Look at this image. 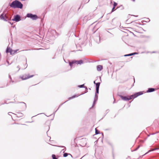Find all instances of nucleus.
<instances>
[{
	"label": "nucleus",
	"instance_id": "nucleus-1",
	"mask_svg": "<svg viewBox=\"0 0 159 159\" xmlns=\"http://www.w3.org/2000/svg\"><path fill=\"white\" fill-rule=\"evenodd\" d=\"M11 7L13 8H18L22 9L23 7V5L20 1L16 0L13 1L10 5Z\"/></svg>",
	"mask_w": 159,
	"mask_h": 159
},
{
	"label": "nucleus",
	"instance_id": "nucleus-2",
	"mask_svg": "<svg viewBox=\"0 0 159 159\" xmlns=\"http://www.w3.org/2000/svg\"><path fill=\"white\" fill-rule=\"evenodd\" d=\"M83 63V61L82 60H80L79 61L74 60L69 63V65L71 66L72 65L74 64H81Z\"/></svg>",
	"mask_w": 159,
	"mask_h": 159
},
{
	"label": "nucleus",
	"instance_id": "nucleus-3",
	"mask_svg": "<svg viewBox=\"0 0 159 159\" xmlns=\"http://www.w3.org/2000/svg\"><path fill=\"white\" fill-rule=\"evenodd\" d=\"M26 17L30 18L33 20H36L37 19V16L36 15H33L31 13L27 14Z\"/></svg>",
	"mask_w": 159,
	"mask_h": 159
},
{
	"label": "nucleus",
	"instance_id": "nucleus-4",
	"mask_svg": "<svg viewBox=\"0 0 159 159\" xmlns=\"http://www.w3.org/2000/svg\"><path fill=\"white\" fill-rule=\"evenodd\" d=\"M120 98L123 100L125 101H129V100L132 99V97L130 96H123L122 95H120Z\"/></svg>",
	"mask_w": 159,
	"mask_h": 159
},
{
	"label": "nucleus",
	"instance_id": "nucleus-5",
	"mask_svg": "<svg viewBox=\"0 0 159 159\" xmlns=\"http://www.w3.org/2000/svg\"><path fill=\"white\" fill-rule=\"evenodd\" d=\"M18 50H13L10 48L8 47L7 48L6 52L7 53L10 52L11 54H13L16 53Z\"/></svg>",
	"mask_w": 159,
	"mask_h": 159
},
{
	"label": "nucleus",
	"instance_id": "nucleus-6",
	"mask_svg": "<svg viewBox=\"0 0 159 159\" xmlns=\"http://www.w3.org/2000/svg\"><path fill=\"white\" fill-rule=\"evenodd\" d=\"M14 17V18L12 19V21L18 22L20 20V17L19 15H16Z\"/></svg>",
	"mask_w": 159,
	"mask_h": 159
},
{
	"label": "nucleus",
	"instance_id": "nucleus-7",
	"mask_svg": "<svg viewBox=\"0 0 159 159\" xmlns=\"http://www.w3.org/2000/svg\"><path fill=\"white\" fill-rule=\"evenodd\" d=\"M143 94L142 92H139L136 93L133 95H131V97H132V98H134L137 97L138 96L141 95Z\"/></svg>",
	"mask_w": 159,
	"mask_h": 159
},
{
	"label": "nucleus",
	"instance_id": "nucleus-8",
	"mask_svg": "<svg viewBox=\"0 0 159 159\" xmlns=\"http://www.w3.org/2000/svg\"><path fill=\"white\" fill-rule=\"evenodd\" d=\"M33 76V75H31L30 76L29 75H23L21 77V79H22V80H25L28 79H29L30 78H31Z\"/></svg>",
	"mask_w": 159,
	"mask_h": 159
},
{
	"label": "nucleus",
	"instance_id": "nucleus-9",
	"mask_svg": "<svg viewBox=\"0 0 159 159\" xmlns=\"http://www.w3.org/2000/svg\"><path fill=\"white\" fill-rule=\"evenodd\" d=\"M7 17L6 15H4L3 14H2L0 16V18L2 20L5 21H7Z\"/></svg>",
	"mask_w": 159,
	"mask_h": 159
},
{
	"label": "nucleus",
	"instance_id": "nucleus-10",
	"mask_svg": "<svg viewBox=\"0 0 159 159\" xmlns=\"http://www.w3.org/2000/svg\"><path fill=\"white\" fill-rule=\"evenodd\" d=\"M159 149V148H153V149H151V150H149V151H148L146 153H145V154H144L143 155H142V156H140V157H139V158H140H140H141V157H143V156H144V155H146V154H147V153H149V152H151L153 151H155V150H158V149Z\"/></svg>",
	"mask_w": 159,
	"mask_h": 159
},
{
	"label": "nucleus",
	"instance_id": "nucleus-11",
	"mask_svg": "<svg viewBox=\"0 0 159 159\" xmlns=\"http://www.w3.org/2000/svg\"><path fill=\"white\" fill-rule=\"evenodd\" d=\"M98 96L97 95V94H95V98H94L93 102V105L92 107H93V106L94 105L95 103L96 102V101L98 100Z\"/></svg>",
	"mask_w": 159,
	"mask_h": 159
},
{
	"label": "nucleus",
	"instance_id": "nucleus-12",
	"mask_svg": "<svg viewBox=\"0 0 159 159\" xmlns=\"http://www.w3.org/2000/svg\"><path fill=\"white\" fill-rule=\"evenodd\" d=\"M100 37L99 36L94 37L95 40L98 43H99L100 42Z\"/></svg>",
	"mask_w": 159,
	"mask_h": 159
},
{
	"label": "nucleus",
	"instance_id": "nucleus-13",
	"mask_svg": "<svg viewBox=\"0 0 159 159\" xmlns=\"http://www.w3.org/2000/svg\"><path fill=\"white\" fill-rule=\"evenodd\" d=\"M15 114L18 117H22L23 116V114L21 112L17 113V114Z\"/></svg>",
	"mask_w": 159,
	"mask_h": 159
},
{
	"label": "nucleus",
	"instance_id": "nucleus-14",
	"mask_svg": "<svg viewBox=\"0 0 159 159\" xmlns=\"http://www.w3.org/2000/svg\"><path fill=\"white\" fill-rule=\"evenodd\" d=\"M155 90V89L154 88H148V90L147 91V93H150L154 91Z\"/></svg>",
	"mask_w": 159,
	"mask_h": 159
},
{
	"label": "nucleus",
	"instance_id": "nucleus-15",
	"mask_svg": "<svg viewBox=\"0 0 159 159\" xmlns=\"http://www.w3.org/2000/svg\"><path fill=\"white\" fill-rule=\"evenodd\" d=\"M78 86L80 88H85L86 89V92H85V93H87V90H88L87 88L86 87H85V86H84V84H82V85H79Z\"/></svg>",
	"mask_w": 159,
	"mask_h": 159
},
{
	"label": "nucleus",
	"instance_id": "nucleus-16",
	"mask_svg": "<svg viewBox=\"0 0 159 159\" xmlns=\"http://www.w3.org/2000/svg\"><path fill=\"white\" fill-rule=\"evenodd\" d=\"M97 70L98 71H100L102 69V65H98L97 67Z\"/></svg>",
	"mask_w": 159,
	"mask_h": 159
},
{
	"label": "nucleus",
	"instance_id": "nucleus-17",
	"mask_svg": "<svg viewBox=\"0 0 159 159\" xmlns=\"http://www.w3.org/2000/svg\"><path fill=\"white\" fill-rule=\"evenodd\" d=\"M100 84V82H98L96 84V89H99Z\"/></svg>",
	"mask_w": 159,
	"mask_h": 159
},
{
	"label": "nucleus",
	"instance_id": "nucleus-18",
	"mask_svg": "<svg viewBox=\"0 0 159 159\" xmlns=\"http://www.w3.org/2000/svg\"><path fill=\"white\" fill-rule=\"evenodd\" d=\"M68 155H70L71 156V157H72V156L71 154H68L67 153H65L63 154V157H67Z\"/></svg>",
	"mask_w": 159,
	"mask_h": 159
},
{
	"label": "nucleus",
	"instance_id": "nucleus-19",
	"mask_svg": "<svg viewBox=\"0 0 159 159\" xmlns=\"http://www.w3.org/2000/svg\"><path fill=\"white\" fill-rule=\"evenodd\" d=\"M95 131L96 134H100L99 131L98 130H97L96 128L95 129Z\"/></svg>",
	"mask_w": 159,
	"mask_h": 159
},
{
	"label": "nucleus",
	"instance_id": "nucleus-20",
	"mask_svg": "<svg viewBox=\"0 0 159 159\" xmlns=\"http://www.w3.org/2000/svg\"><path fill=\"white\" fill-rule=\"evenodd\" d=\"M78 96H76V95H73L72 97L69 98V99L70 100V99H71L74 98H75L76 97H77Z\"/></svg>",
	"mask_w": 159,
	"mask_h": 159
},
{
	"label": "nucleus",
	"instance_id": "nucleus-21",
	"mask_svg": "<svg viewBox=\"0 0 159 159\" xmlns=\"http://www.w3.org/2000/svg\"><path fill=\"white\" fill-rule=\"evenodd\" d=\"M52 157L53 159H57V158L56 157V156L54 154L52 155Z\"/></svg>",
	"mask_w": 159,
	"mask_h": 159
},
{
	"label": "nucleus",
	"instance_id": "nucleus-22",
	"mask_svg": "<svg viewBox=\"0 0 159 159\" xmlns=\"http://www.w3.org/2000/svg\"><path fill=\"white\" fill-rule=\"evenodd\" d=\"M99 89H96V92L95 94H97L98 93Z\"/></svg>",
	"mask_w": 159,
	"mask_h": 159
},
{
	"label": "nucleus",
	"instance_id": "nucleus-23",
	"mask_svg": "<svg viewBox=\"0 0 159 159\" xmlns=\"http://www.w3.org/2000/svg\"><path fill=\"white\" fill-rule=\"evenodd\" d=\"M117 4L116 2H114L113 4V7H115L117 6Z\"/></svg>",
	"mask_w": 159,
	"mask_h": 159
},
{
	"label": "nucleus",
	"instance_id": "nucleus-24",
	"mask_svg": "<svg viewBox=\"0 0 159 159\" xmlns=\"http://www.w3.org/2000/svg\"><path fill=\"white\" fill-rule=\"evenodd\" d=\"M132 55H133V54L132 53H131V54H128L125 55V56H132Z\"/></svg>",
	"mask_w": 159,
	"mask_h": 159
},
{
	"label": "nucleus",
	"instance_id": "nucleus-25",
	"mask_svg": "<svg viewBox=\"0 0 159 159\" xmlns=\"http://www.w3.org/2000/svg\"><path fill=\"white\" fill-rule=\"evenodd\" d=\"M140 147V146H138L134 150V151H136Z\"/></svg>",
	"mask_w": 159,
	"mask_h": 159
},
{
	"label": "nucleus",
	"instance_id": "nucleus-26",
	"mask_svg": "<svg viewBox=\"0 0 159 159\" xmlns=\"http://www.w3.org/2000/svg\"><path fill=\"white\" fill-rule=\"evenodd\" d=\"M115 7H113L112 8V11H111V12H113L114 10V9L115 8Z\"/></svg>",
	"mask_w": 159,
	"mask_h": 159
},
{
	"label": "nucleus",
	"instance_id": "nucleus-27",
	"mask_svg": "<svg viewBox=\"0 0 159 159\" xmlns=\"http://www.w3.org/2000/svg\"><path fill=\"white\" fill-rule=\"evenodd\" d=\"M132 54H133V55L137 54L138 53L136 52H134V53H132Z\"/></svg>",
	"mask_w": 159,
	"mask_h": 159
},
{
	"label": "nucleus",
	"instance_id": "nucleus-28",
	"mask_svg": "<svg viewBox=\"0 0 159 159\" xmlns=\"http://www.w3.org/2000/svg\"><path fill=\"white\" fill-rule=\"evenodd\" d=\"M8 22L10 23V24H11V25H12L13 24L12 23H11L10 22V21H8Z\"/></svg>",
	"mask_w": 159,
	"mask_h": 159
},
{
	"label": "nucleus",
	"instance_id": "nucleus-29",
	"mask_svg": "<svg viewBox=\"0 0 159 159\" xmlns=\"http://www.w3.org/2000/svg\"><path fill=\"white\" fill-rule=\"evenodd\" d=\"M148 20V21H146V22H149V21H150V20H149V19H147Z\"/></svg>",
	"mask_w": 159,
	"mask_h": 159
},
{
	"label": "nucleus",
	"instance_id": "nucleus-30",
	"mask_svg": "<svg viewBox=\"0 0 159 159\" xmlns=\"http://www.w3.org/2000/svg\"><path fill=\"white\" fill-rule=\"evenodd\" d=\"M9 113H13L11 112H9L8 113V115H9Z\"/></svg>",
	"mask_w": 159,
	"mask_h": 159
},
{
	"label": "nucleus",
	"instance_id": "nucleus-31",
	"mask_svg": "<svg viewBox=\"0 0 159 159\" xmlns=\"http://www.w3.org/2000/svg\"><path fill=\"white\" fill-rule=\"evenodd\" d=\"M22 103L24 104V105L25 106H26V104L24 102H22Z\"/></svg>",
	"mask_w": 159,
	"mask_h": 159
},
{
	"label": "nucleus",
	"instance_id": "nucleus-32",
	"mask_svg": "<svg viewBox=\"0 0 159 159\" xmlns=\"http://www.w3.org/2000/svg\"><path fill=\"white\" fill-rule=\"evenodd\" d=\"M93 83H94V84H96V83H95V81H94Z\"/></svg>",
	"mask_w": 159,
	"mask_h": 159
},
{
	"label": "nucleus",
	"instance_id": "nucleus-33",
	"mask_svg": "<svg viewBox=\"0 0 159 159\" xmlns=\"http://www.w3.org/2000/svg\"><path fill=\"white\" fill-rule=\"evenodd\" d=\"M9 77L11 79V76H9Z\"/></svg>",
	"mask_w": 159,
	"mask_h": 159
},
{
	"label": "nucleus",
	"instance_id": "nucleus-34",
	"mask_svg": "<svg viewBox=\"0 0 159 159\" xmlns=\"http://www.w3.org/2000/svg\"><path fill=\"white\" fill-rule=\"evenodd\" d=\"M17 68H19V70H20V68H19V66H17Z\"/></svg>",
	"mask_w": 159,
	"mask_h": 159
},
{
	"label": "nucleus",
	"instance_id": "nucleus-35",
	"mask_svg": "<svg viewBox=\"0 0 159 159\" xmlns=\"http://www.w3.org/2000/svg\"><path fill=\"white\" fill-rule=\"evenodd\" d=\"M114 19H115L114 18V19H112V22H113V20H114Z\"/></svg>",
	"mask_w": 159,
	"mask_h": 159
},
{
	"label": "nucleus",
	"instance_id": "nucleus-36",
	"mask_svg": "<svg viewBox=\"0 0 159 159\" xmlns=\"http://www.w3.org/2000/svg\"><path fill=\"white\" fill-rule=\"evenodd\" d=\"M62 104H61V105H60L59 106V107H60V106H61Z\"/></svg>",
	"mask_w": 159,
	"mask_h": 159
},
{
	"label": "nucleus",
	"instance_id": "nucleus-37",
	"mask_svg": "<svg viewBox=\"0 0 159 159\" xmlns=\"http://www.w3.org/2000/svg\"><path fill=\"white\" fill-rule=\"evenodd\" d=\"M155 52H152V53H155Z\"/></svg>",
	"mask_w": 159,
	"mask_h": 159
},
{
	"label": "nucleus",
	"instance_id": "nucleus-38",
	"mask_svg": "<svg viewBox=\"0 0 159 159\" xmlns=\"http://www.w3.org/2000/svg\"><path fill=\"white\" fill-rule=\"evenodd\" d=\"M21 1H25V0H21Z\"/></svg>",
	"mask_w": 159,
	"mask_h": 159
},
{
	"label": "nucleus",
	"instance_id": "nucleus-39",
	"mask_svg": "<svg viewBox=\"0 0 159 159\" xmlns=\"http://www.w3.org/2000/svg\"><path fill=\"white\" fill-rule=\"evenodd\" d=\"M133 1H135V0H132Z\"/></svg>",
	"mask_w": 159,
	"mask_h": 159
},
{
	"label": "nucleus",
	"instance_id": "nucleus-40",
	"mask_svg": "<svg viewBox=\"0 0 159 159\" xmlns=\"http://www.w3.org/2000/svg\"><path fill=\"white\" fill-rule=\"evenodd\" d=\"M59 107H58V108H57V110L59 109Z\"/></svg>",
	"mask_w": 159,
	"mask_h": 159
},
{
	"label": "nucleus",
	"instance_id": "nucleus-41",
	"mask_svg": "<svg viewBox=\"0 0 159 159\" xmlns=\"http://www.w3.org/2000/svg\"><path fill=\"white\" fill-rule=\"evenodd\" d=\"M59 107H58V108H57V110L59 109Z\"/></svg>",
	"mask_w": 159,
	"mask_h": 159
},
{
	"label": "nucleus",
	"instance_id": "nucleus-42",
	"mask_svg": "<svg viewBox=\"0 0 159 159\" xmlns=\"http://www.w3.org/2000/svg\"><path fill=\"white\" fill-rule=\"evenodd\" d=\"M59 107H58V108H57V110L59 109Z\"/></svg>",
	"mask_w": 159,
	"mask_h": 159
},
{
	"label": "nucleus",
	"instance_id": "nucleus-43",
	"mask_svg": "<svg viewBox=\"0 0 159 159\" xmlns=\"http://www.w3.org/2000/svg\"><path fill=\"white\" fill-rule=\"evenodd\" d=\"M57 111V110H56V111L55 112H56V111Z\"/></svg>",
	"mask_w": 159,
	"mask_h": 159
},
{
	"label": "nucleus",
	"instance_id": "nucleus-44",
	"mask_svg": "<svg viewBox=\"0 0 159 159\" xmlns=\"http://www.w3.org/2000/svg\"><path fill=\"white\" fill-rule=\"evenodd\" d=\"M57 111V110H56V111L55 112H56V111Z\"/></svg>",
	"mask_w": 159,
	"mask_h": 159
},
{
	"label": "nucleus",
	"instance_id": "nucleus-45",
	"mask_svg": "<svg viewBox=\"0 0 159 159\" xmlns=\"http://www.w3.org/2000/svg\"><path fill=\"white\" fill-rule=\"evenodd\" d=\"M62 147H64V146H62Z\"/></svg>",
	"mask_w": 159,
	"mask_h": 159
}]
</instances>
